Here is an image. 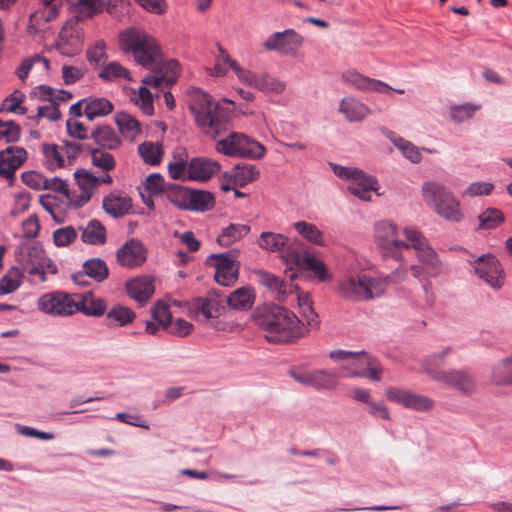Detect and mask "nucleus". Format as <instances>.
<instances>
[{
  "label": "nucleus",
  "instance_id": "9",
  "mask_svg": "<svg viewBox=\"0 0 512 512\" xmlns=\"http://www.w3.org/2000/svg\"><path fill=\"white\" fill-rule=\"evenodd\" d=\"M385 396L389 401L416 412H429L435 405L434 400L428 396L393 386L385 389Z\"/></svg>",
  "mask_w": 512,
  "mask_h": 512
},
{
  "label": "nucleus",
  "instance_id": "55",
  "mask_svg": "<svg viewBox=\"0 0 512 512\" xmlns=\"http://www.w3.org/2000/svg\"><path fill=\"white\" fill-rule=\"evenodd\" d=\"M91 163L93 166L106 172L113 170L116 165L114 157L101 149H93L91 151Z\"/></svg>",
  "mask_w": 512,
  "mask_h": 512
},
{
  "label": "nucleus",
  "instance_id": "12",
  "mask_svg": "<svg viewBox=\"0 0 512 512\" xmlns=\"http://www.w3.org/2000/svg\"><path fill=\"white\" fill-rule=\"evenodd\" d=\"M16 261L23 266V269L27 271V268L36 266L40 263H46L48 265L49 272L51 274L57 273V267L46 256L43 247L37 243H21L15 248Z\"/></svg>",
  "mask_w": 512,
  "mask_h": 512
},
{
  "label": "nucleus",
  "instance_id": "4",
  "mask_svg": "<svg viewBox=\"0 0 512 512\" xmlns=\"http://www.w3.org/2000/svg\"><path fill=\"white\" fill-rule=\"evenodd\" d=\"M190 110L197 125L206 135L216 139L228 130L226 113L205 92L199 89L194 92Z\"/></svg>",
  "mask_w": 512,
  "mask_h": 512
},
{
  "label": "nucleus",
  "instance_id": "8",
  "mask_svg": "<svg viewBox=\"0 0 512 512\" xmlns=\"http://www.w3.org/2000/svg\"><path fill=\"white\" fill-rule=\"evenodd\" d=\"M37 309L52 317H69L78 312L76 293L52 291L41 295L37 300Z\"/></svg>",
  "mask_w": 512,
  "mask_h": 512
},
{
  "label": "nucleus",
  "instance_id": "21",
  "mask_svg": "<svg viewBox=\"0 0 512 512\" xmlns=\"http://www.w3.org/2000/svg\"><path fill=\"white\" fill-rule=\"evenodd\" d=\"M347 189L360 200L370 201L372 192L378 189V183L374 177L368 176L358 170L350 180Z\"/></svg>",
  "mask_w": 512,
  "mask_h": 512
},
{
  "label": "nucleus",
  "instance_id": "56",
  "mask_svg": "<svg viewBox=\"0 0 512 512\" xmlns=\"http://www.w3.org/2000/svg\"><path fill=\"white\" fill-rule=\"evenodd\" d=\"M146 86H141L137 92H133V99L146 115H152L154 112L153 97Z\"/></svg>",
  "mask_w": 512,
  "mask_h": 512
},
{
  "label": "nucleus",
  "instance_id": "2",
  "mask_svg": "<svg viewBox=\"0 0 512 512\" xmlns=\"http://www.w3.org/2000/svg\"><path fill=\"white\" fill-rule=\"evenodd\" d=\"M407 279V266H397L383 277H372L359 272L342 277L337 283V293L347 301L368 302L381 297L388 284H399Z\"/></svg>",
  "mask_w": 512,
  "mask_h": 512
},
{
  "label": "nucleus",
  "instance_id": "32",
  "mask_svg": "<svg viewBox=\"0 0 512 512\" xmlns=\"http://www.w3.org/2000/svg\"><path fill=\"white\" fill-rule=\"evenodd\" d=\"M289 243V238L281 233L262 232L257 240V245L268 252L283 251Z\"/></svg>",
  "mask_w": 512,
  "mask_h": 512
},
{
  "label": "nucleus",
  "instance_id": "59",
  "mask_svg": "<svg viewBox=\"0 0 512 512\" xmlns=\"http://www.w3.org/2000/svg\"><path fill=\"white\" fill-rule=\"evenodd\" d=\"M170 183H166L160 174H151L146 179V189L152 196L164 197Z\"/></svg>",
  "mask_w": 512,
  "mask_h": 512
},
{
  "label": "nucleus",
  "instance_id": "50",
  "mask_svg": "<svg viewBox=\"0 0 512 512\" xmlns=\"http://www.w3.org/2000/svg\"><path fill=\"white\" fill-rule=\"evenodd\" d=\"M302 269L312 271L319 281H326L330 278L324 262L310 254L303 255Z\"/></svg>",
  "mask_w": 512,
  "mask_h": 512
},
{
  "label": "nucleus",
  "instance_id": "44",
  "mask_svg": "<svg viewBox=\"0 0 512 512\" xmlns=\"http://www.w3.org/2000/svg\"><path fill=\"white\" fill-rule=\"evenodd\" d=\"M189 189L171 183L167 188V193L164 196L175 207L187 210Z\"/></svg>",
  "mask_w": 512,
  "mask_h": 512
},
{
  "label": "nucleus",
  "instance_id": "36",
  "mask_svg": "<svg viewBox=\"0 0 512 512\" xmlns=\"http://www.w3.org/2000/svg\"><path fill=\"white\" fill-rule=\"evenodd\" d=\"M249 231L250 227L246 224H230L222 229L217 237V242L220 246L228 247L242 239Z\"/></svg>",
  "mask_w": 512,
  "mask_h": 512
},
{
  "label": "nucleus",
  "instance_id": "17",
  "mask_svg": "<svg viewBox=\"0 0 512 512\" xmlns=\"http://www.w3.org/2000/svg\"><path fill=\"white\" fill-rule=\"evenodd\" d=\"M71 18L67 20L65 29H74L79 22L101 14L105 9V0H76L70 4Z\"/></svg>",
  "mask_w": 512,
  "mask_h": 512
},
{
  "label": "nucleus",
  "instance_id": "63",
  "mask_svg": "<svg viewBox=\"0 0 512 512\" xmlns=\"http://www.w3.org/2000/svg\"><path fill=\"white\" fill-rule=\"evenodd\" d=\"M0 155H4L5 160H9L11 164H14L19 168L27 158V152L21 147H8L0 152Z\"/></svg>",
  "mask_w": 512,
  "mask_h": 512
},
{
  "label": "nucleus",
  "instance_id": "34",
  "mask_svg": "<svg viewBox=\"0 0 512 512\" xmlns=\"http://www.w3.org/2000/svg\"><path fill=\"white\" fill-rule=\"evenodd\" d=\"M91 137L104 149L113 150L121 145V139L110 126L98 127L92 132Z\"/></svg>",
  "mask_w": 512,
  "mask_h": 512
},
{
  "label": "nucleus",
  "instance_id": "41",
  "mask_svg": "<svg viewBox=\"0 0 512 512\" xmlns=\"http://www.w3.org/2000/svg\"><path fill=\"white\" fill-rule=\"evenodd\" d=\"M116 123L121 134L129 140H134L141 132V126L138 120L128 113L117 114Z\"/></svg>",
  "mask_w": 512,
  "mask_h": 512
},
{
  "label": "nucleus",
  "instance_id": "1",
  "mask_svg": "<svg viewBox=\"0 0 512 512\" xmlns=\"http://www.w3.org/2000/svg\"><path fill=\"white\" fill-rule=\"evenodd\" d=\"M400 239L398 226L390 220L374 224L373 235L377 246L386 259H392L397 266H407L408 275L414 278L436 276L441 271V261L435 249L423 233L412 226H406Z\"/></svg>",
  "mask_w": 512,
  "mask_h": 512
},
{
  "label": "nucleus",
  "instance_id": "30",
  "mask_svg": "<svg viewBox=\"0 0 512 512\" xmlns=\"http://www.w3.org/2000/svg\"><path fill=\"white\" fill-rule=\"evenodd\" d=\"M81 240L89 245H103L106 242V228L96 219L90 220L86 226H81Z\"/></svg>",
  "mask_w": 512,
  "mask_h": 512
},
{
  "label": "nucleus",
  "instance_id": "64",
  "mask_svg": "<svg viewBox=\"0 0 512 512\" xmlns=\"http://www.w3.org/2000/svg\"><path fill=\"white\" fill-rule=\"evenodd\" d=\"M0 134L7 143L16 142L20 137V127L12 121L3 122L0 120Z\"/></svg>",
  "mask_w": 512,
  "mask_h": 512
},
{
  "label": "nucleus",
  "instance_id": "29",
  "mask_svg": "<svg viewBox=\"0 0 512 512\" xmlns=\"http://www.w3.org/2000/svg\"><path fill=\"white\" fill-rule=\"evenodd\" d=\"M258 282L275 294L278 301H284L285 297L292 292V286L285 284L274 274L263 270H256Z\"/></svg>",
  "mask_w": 512,
  "mask_h": 512
},
{
  "label": "nucleus",
  "instance_id": "20",
  "mask_svg": "<svg viewBox=\"0 0 512 512\" xmlns=\"http://www.w3.org/2000/svg\"><path fill=\"white\" fill-rule=\"evenodd\" d=\"M338 111L350 123L364 121L371 113V109L354 96H347L340 100Z\"/></svg>",
  "mask_w": 512,
  "mask_h": 512
},
{
  "label": "nucleus",
  "instance_id": "25",
  "mask_svg": "<svg viewBox=\"0 0 512 512\" xmlns=\"http://www.w3.org/2000/svg\"><path fill=\"white\" fill-rule=\"evenodd\" d=\"M189 311L197 320H209L220 315V304L214 297L195 298L189 304Z\"/></svg>",
  "mask_w": 512,
  "mask_h": 512
},
{
  "label": "nucleus",
  "instance_id": "51",
  "mask_svg": "<svg viewBox=\"0 0 512 512\" xmlns=\"http://www.w3.org/2000/svg\"><path fill=\"white\" fill-rule=\"evenodd\" d=\"M42 150L45 158V166L49 170L53 171L64 166L65 160L56 144H43Z\"/></svg>",
  "mask_w": 512,
  "mask_h": 512
},
{
  "label": "nucleus",
  "instance_id": "7",
  "mask_svg": "<svg viewBox=\"0 0 512 512\" xmlns=\"http://www.w3.org/2000/svg\"><path fill=\"white\" fill-rule=\"evenodd\" d=\"M215 150L225 156L251 159H260L266 152L262 144L240 132H230L217 140Z\"/></svg>",
  "mask_w": 512,
  "mask_h": 512
},
{
  "label": "nucleus",
  "instance_id": "31",
  "mask_svg": "<svg viewBox=\"0 0 512 512\" xmlns=\"http://www.w3.org/2000/svg\"><path fill=\"white\" fill-rule=\"evenodd\" d=\"M490 380L496 385L512 384V353L492 366Z\"/></svg>",
  "mask_w": 512,
  "mask_h": 512
},
{
  "label": "nucleus",
  "instance_id": "15",
  "mask_svg": "<svg viewBox=\"0 0 512 512\" xmlns=\"http://www.w3.org/2000/svg\"><path fill=\"white\" fill-rule=\"evenodd\" d=\"M329 357L341 362V368L348 372L349 377H362L369 367L370 356L364 351L333 350L329 353Z\"/></svg>",
  "mask_w": 512,
  "mask_h": 512
},
{
  "label": "nucleus",
  "instance_id": "3",
  "mask_svg": "<svg viewBox=\"0 0 512 512\" xmlns=\"http://www.w3.org/2000/svg\"><path fill=\"white\" fill-rule=\"evenodd\" d=\"M255 322L270 343L293 342L307 332L298 317L281 306H269L258 310Z\"/></svg>",
  "mask_w": 512,
  "mask_h": 512
},
{
  "label": "nucleus",
  "instance_id": "11",
  "mask_svg": "<svg viewBox=\"0 0 512 512\" xmlns=\"http://www.w3.org/2000/svg\"><path fill=\"white\" fill-rule=\"evenodd\" d=\"M434 381L456 390L464 396H471L478 390L475 378L464 369H450L445 373H435Z\"/></svg>",
  "mask_w": 512,
  "mask_h": 512
},
{
  "label": "nucleus",
  "instance_id": "61",
  "mask_svg": "<svg viewBox=\"0 0 512 512\" xmlns=\"http://www.w3.org/2000/svg\"><path fill=\"white\" fill-rule=\"evenodd\" d=\"M444 364L443 357L439 354V352H434L427 356L422 361V371L423 373L427 374L432 380H434V374L435 373H445L446 370H437V366H441Z\"/></svg>",
  "mask_w": 512,
  "mask_h": 512
},
{
  "label": "nucleus",
  "instance_id": "26",
  "mask_svg": "<svg viewBox=\"0 0 512 512\" xmlns=\"http://www.w3.org/2000/svg\"><path fill=\"white\" fill-rule=\"evenodd\" d=\"M78 312L86 316L100 317L106 313L107 304L104 299L95 297L91 292L76 293Z\"/></svg>",
  "mask_w": 512,
  "mask_h": 512
},
{
  "label": "nucleus",
  "instance_id": "45",
  "mask_svg": "<svg viewBox=\"0 0 512 512\" xmlns=\"http://www.w3.org/2000/svg\"><path fill=\"white\" fill-rule=\"evenodd\" d=\"M222 56L223 59L228 62L229 67L234 71L239 81L243 82L244 84L255 87L257 79L259 74H256L252 72L251 70H248L246 68L241 67L235 60H233L229 54H224L223 52Z\"/></svg>",
  "mask_w": 512,
  "mask_h": 512
},
{
  "label": "nucleus",
  "instance_id": "6",
  "mask_svg": "<svg viewBox=\"0 0 512 512\" xmlns=\"http://www.w3.org/2000/svg\"><path fill=\"white\" fill-rule=\"evenodd\" d=\"M119 46L143 67H149L161 59V48L149 34H119Z\"/></svg>",
  "mask_w": 512,
  "mask_h": 512
},
{
  "label": "nucleus",
  "instance_id": "23",
  "mask_svg": "<svg viewBox=\"0 0 512 512\" xmlns=\"http://www.w3.org/2000/svg\"><path fill=\"white\" fill-rule=\"evenodd\" d=\"M104 211L114 218L123 217L132 209V199L124 192H112L102 201Z\"/></svg>",
  "mask_w": 512,
  "mask_h": 512
},
{
  "label": "nucleus",
  "instance_id": "49",
  "mask_svg": "<svg viewBox=\"0 0 512 512\" xmlns=\"http://www.w3.org/2000/svg\"><path fill=\"white\" fill-rule=\"evenodd\" d=\"M42 64L44 71H49L50 69V62L47 58L42 57L40 55H34L30 58H26L22 61L20 66L16 69V75L17 77L22 81L25 82L29 72L32 70L33 66L35 64Z\"/></svg>",
  "mask_w": 512,
  "mask_h": 512
},
{
  "label": "nucleus",
  "instance_id": "62",
  "mask_svg": "<svg viewBox=\"0 0 512 512\" xmlns=\"http://www.w3.org/2000/svg\"><path fill=\"white\" fill-rule=\"evenodd\" d=\"M154 320L164 329L171 324V313L168 305L163 302H157L152 310Z\"/></svg>",
  "mask_w": 512,
  "mask_h": 512
},
{
  "label": "nucleus",
  "instance_id": "14",
  "mask_svg": "<svg viewBox=\"0 0 512 512\" xmlns=\"http://www.w3.org/2000/svg\"><path fill=\"white\" fill-rule=\"evenodd\" d=\"M290 376L298 383L317 389L331 390L338 385V376L333 371L317 370H291Z\"/></svg>",
  "mask_w": 512,
  "mask_h": 512
},
{
  "label": "nucleus",
  "instance_id": "24",
  "mask_svg": "<svg viewBox=\"0 0 512 512\" xmlns=\"http://www.w3.org/2000/svg\"><path fill=\"white\" fill-rule=\"evenodd\" d=\"M300 34H273L265 43L268 50H276L280 53H295L302 44Z\"/></svg>",
  "mask_w": 512,
  "mask_h": 512
},
{
  "label": "nucleus",
  "instance_id": "47",
  "mask_svg": "<svg viewBox=\"0 0 512 512\" xmlns=\"http://www.w3.org/2000/svg\"><path fill=\"white\" fill-rule=\"evenodd\" d=\"M478 220V229L490 230L498 227L504 221V215L496 208H487L479 214Z\"/></svg>",
  "mask_w": 512,
  "mask_h": 512
},
{
  "label": "nucleus",
  "instance_id": "19",
  "mask_svg": "<svg viewBox=\"0 0 512 512\" xmlns=\"http://www.w3.org/2000/svg\"><path fill=\"white\" fill-rule=\"evenodd\" d=\"M116 256L121 266L134 268L146 261V250L140 241L131 239L117 251Z\"/></svg>",
  "mask_w": 512,
  "mask_h": 512
},
{
  "label": "nucleus",
  "instance_id": "40",
  "mask_svg": "<svg viewBox=\"0 0 512 512\" xmlns=\"http://www.w3.org/2000/svg\"><path fill=\"white\" fill-rule=\"evenodd\" d=\"M213 205L214 198L211 193L203 190H189L187 210L207 211Z\"/></svg>",
  "mask_w": 512,
  "mask_h": 512
},
{
  "label": "nucleus",
  "instance_id": "39",
  "mask_svg": "<svg viewBox=\"0 0 512 512\" xmlns=\"http://www.w3.org/2000/svg\"><path fill=\"white\" fill-rule=\"evenodd\" d=\"M293 227L308 242L318 246L325 245L324 234L315 224L297 221L293 224Z\"/></svg>",
  "mask_w": 512,
  "mask_h": 512
},
{
  "label": "nucleus",
  "instance_id": "16",
  "mask_svg": "<svg viewBox=\"0 0 512 512\" xmlns=\"http://www.w3.org/2000/svg\"><path fill=\"white\" fill-rule=\"evenodd\" d=\"M155 64L154 73L144 77L142 83L153 88H158L162 85L171 86L174 84L180 73L178 61L174 59L161 61L159 59Z\"/></svg>",
  "mask_w": 512,
  "mask_h": 512
},
{
  "label": "nucleus",
  "instance_id": "53",
  "mask_svg": "<svg viewBox=\"0 0 512 512\" xmlns=\"http://www.w3.org/2000/svg\"><path fill=\"white\" fill-rule=\"evenodd\" d=\"M396 148H398L403 156L410 160L412 163H419L422 155L419 149L411 142L403 139L402 137H395L391 139Z\"/></svg>",
  "mask_w": 512,
  "mask_h": 512
},
{
  "label": "nucleus",
  "instance_id": "5",
  "mask_svg": "<svg viewBox=\"0 0 512 512\" xmlns=\"http://www.w3.org/2000/svg\"><path fill=\"white\" fill-rule=\"evenodd\" d=\"M422 197L430 208L441 218L452 223L463 220L464 214L460 202L442 183L426 181L421 186Z\"/></svg>",
  "mask_w": 512,
  "mask_h": 512
},
{
  "label": "nucleus",
  "instance_id": "33",
  "mask_svg": "<svg viewBox=\"0 0 512 512\" xmlns=\"http://www.w3.org/2000/svg\"><path fill=\"white\" fill-rule=\"evenodd\" d=\"M86 107L84 115L88 120L93 121L97 117H104L113 111L112 103L106 98H85Z\"/></svg>",
  "mask_w": 512,
  "mask_h": 512
},
{
  "label": "nucleus",
  "instance_id": "10",
  "mask_svg": "<svg viewBox=\"0 0 512 512\" xmlns=\"http://www.w3.org/2000/svg\"><path fill=\"white\" fill-rule=\"evenodd\" d=\"M238 251L231 250L226 253L212 254L208 257V263L215 261V280L222 286L233 285L239 275L240 263L237 260Z\"/></svg>",
  "mask_w": 512,
  "mask_h": 512
},
{
  "label": "nucleus",
  "instance_id": "13",
  "mask_svg": "<svg viewBox=\"0 0 512 512\" xmlns=\"http://www.w3.org/2000/svg\"><path fill=\"white\" fill-rule=\"evenodd\" d=\"M475 274L491 288L500 289L504 282L503 269L499 260L492 254L478 257L473 263Z\"/></svg>",
  "mask_w": 512,
  "mask_h": 512
},
{
  "label": "nucleus",
  "instance_id": "18",
  "mask_svg": "<svg viewBox=\"0 0 512 512\" xmlns=\"http://www.w3.org/2000/svg\"><path fill=\"white\" fill-rule=\"evenodd\" d=\"M341 78L346 84L362 92L389 94L392 90L387 83L361 75L355 70L343 72Z\"/></svg>",
  "mask_w": 512,
  "mask_h": 512
},
{
  "label": "nucleus",
  "instance_id": "54",
  "mask_svg": "<svg viewBox=\"0 0 512 512\" xmlns=\"http://www.w3.org/2000/svg\"><path fill=\"white\" fill-rule=\"evenodd\" d=\"M298 305L301 310V315L306 319L308 325H317L318 315L313 309V302L309 294L297 295Z\"/></svg>",
  "mask_w": 512,
  "mask_h": 512
},
{
  "label": "nucleus",
  "instance_id": "27",
  "mask_svg": "<svg viewBox=\"0 0 512 512\" xmlns=\"http://www.w3.org/2000/svg\"><path fill=\"white\" fill-rule=\"evenodd\" d=\"M260 172L252 164H237L230 171L224 174V178L235 186L243 187L255 181Z\"/></svg>",
  "mask_w": 512,
  "mask_h": 512
},
{
  "label": "nucleus",
  "instance_id": "60",
  "mask_svg": "<svg viewBox=\"0 0 512 512\" xmlns=\"http://www.w3.org/2000/svg\"><path fill=\"white\" fill-rule=\"evenodd\" d=\"M282 261L289 267L291 271L302 269L303 256L291 247L290 242L287 247L279 252Z\"/></svg>",
  "mask_w": 512,
  "mask_h": 512
},
{
  "label": "nucleus",
  "instance_id": "57",
  "mask_svg": "<svg viewBox=\"0 0 512 512\" xmlns=\"http://www.w3.org/2000/svg\"><path fill=\"white\" fill-rule=\"evenodd\" d=\"M99 77L104 80H108V81H112V80L120 79V78H123L126 80L131 79L130 72L117 62L108 63L105 66V68L99 73Z\"/></svg>",
  "mask_w": 512,
  "mask_h": 512
},
{
  "label": "nucleus",
  "instance_id": "28",
  "mask_svg": "<svg viewBox=\"0 0 512 512\" xmlns=\"http://www.w3.org/2000/svg\"><path fill=\"white\" fill-rule=\"evenodd\" d=\"M128 295L138 302H146L154 293L153 279L142 276L127 282Z\"/></svg>",
  "mask_w": 512,
  "mask_h": 512
},
{
  "label": "nucleus",
  "instance_id": "58",
  "mask_svg": "<svg viewBox=\"0 0 512 512\" xmlns=\"http://www.w3.org/2000/svg\"><path fill=\"white\" fill-rule=\"evenodd\" d=\"M77 235V230L73 226H65L53 232V242L57 247H65L72 244Z\"/></svg>",
  "mask_w": 512,
  "mask_h": 512
},
{
  "label": "nucleus",
  "instance_id": "37",
  "mask_svg": "<svg viewBox=\"0 0 512 512\" xmlns=\"http://www.w3.org/2000/svg\"><path fill=\"white\" fill-rule=\"evenodd\" d=\"M254 303L253 291L249 287L234 290L227 298V304L235 310H248Z\"/></svg>",
  "mask_w": 512,
  "mask_h": 512
},
{
  "label": "nucleus",
  "instance_id": "48",
  "mask_svg": "<svg viewBox=\"0 0 512 512\" xmlns=\"http://www.w3.org/2000/svg\"><path fill=\"white\" fill-rule=\"evenodd\" d=\"M254 88L264 93L280 94L285 90L286 84L267 74H259Z\"/></svg>",
  "mask_w": 512,
  "mask_h": 512
},
{
  "label": "nucleus",
  "instance_id": "42",
  "mask_svg": "<svg viewBox=\"0 0 512 512\" xmlns=\"http://www.w3.org/2000/svg\"><path fill=\"white\" fill-rule=\"evenodd\" d=\"M83 270L85 275L99 283L106 280L109 275L107 264L101 258H91L85 261Z\"/></svg>",
  "mask_w": 512,
  "mask_h": 512
},
{
  "label": "nucleus",
  "instance_id": "22",
  "mask_svg": "<svg viewBox=\"0 0 512 512\" xmlns=\"http://www.w3.org/2000/svg\"><path fill=\"white\" fill-rule=\"evenodd\" d=\"M220 170V164L212 159L197 157L188 162V179L206 181Z\"/></svg>",
  "mask_w": 512,
  "mask_h": 512
},
{
  "label": "nucleus",
  "instance_id": "52",
  "mask_svg": "<svg viewBox=\"0 0 512 512\" xmlns=\"http://www.w3.org/2000/svg\"><path fill=\"white\" fill-rule=\"evenodd\" d=\"M74 177L78 188L82 192H88L89 195H93L97 187V176L93 175L86 169H79L74 173Z\"/></svg>",
  "mask_w": 512,
  "mask_h": 512
},
{
  "label": "nucleus",
  "instance_id": "43",
  "mask_svg": "<svg viewBox=\"0 0 512 512\" xmlns=\"http://www.w3.org/2000/svg\"><path fill=\"white\" fill-rule=\"evenodd\" d=\"M55 48L65 56H73L77 54L81 45L77 36L73 34H59L56 42Z\"/></svg>",
  "mask_w": 512,
  "mask_h": 512
},
{
  "label": "nucleus",
  "instance_id": "35",
  "mask_svg": "<svg viewBox=\"0 0 512 512\" xmlns=\"http://www.w3.org/2000/svg\"><path fill=\"white\" fill-rule=\"evenodd\" d=\"M135 317V312L130 308L116 305L106 313L105 321L107 326L122 327L131 323Z\"/></svg>",
  "mask_w": 512,
  "mask_h": 512
},
{
  "label": "nucleus",
  "instance_id": "38",
  "mask_svg": "<svg viewBox=\"0 0 512 512\" xmlns=\"http://www.w3.org/2000/svg\"><path fill=\"white\" fill-rule=\"evenodd\" d=\"M481 108L482 105L478 103L455 104L449 108V117L453 122L460 124L472 119Z\"/></svg>",
  "mask_w": 512,
  "mask_h": 512
},
{
  "label": "nucleus",
  "instance_id": "46",
  "mask_svg": "<svg viewBox=\"0 0 512 512\" xmlns=\"http://www.w3.org/2000/svg\"><path fill=\"white\" fill-rule=\"evenodd\" d=\"M138 151L144 162L150 165L159 164L163 155L162 145L158 142H144L139 145Z\"/></svg>",
  "mask_w": 512,
  "mask_h": 512
}]
</instances>
